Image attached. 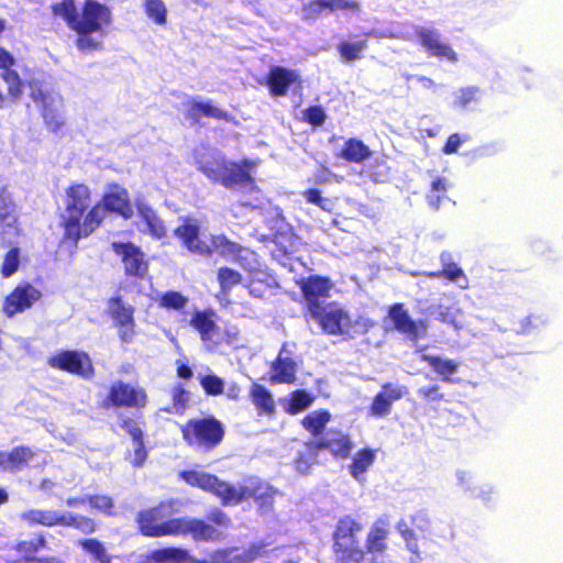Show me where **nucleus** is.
<instances>
[{
  "mask_svg": "<svg viewBox=\"0 0 563 563\" xmlns=\"http://www.w3.org/2000/svg\"><path fill=\"white\" fill-rule=\"evenodd\" d=\"M49 8L52 14L76 34L75 45L79 52L87 54L102 49V38L113 22L109 5L98 0H82L78 10L76 0H60Z\"/></svg>",
  "mask_w": 563,
  "mask_h": 563,
  "instance_id": "1",
  "label": "nucleus"
},
{
  "mask_svg": "<svg viewBox=\"0 0 563 563\" xmlns=\"http://www.w3.org/2000/svg\"><path fill=\"white\" fill-rule=\"evenodd\" d=\"M106 214L101 203H93L92 191L84 183H71L65 189L64 209L58 225L63 231L62 243L69 244L73 252L81 239L90 236L103 223Z\"/></svg>",
  "mask_w": 563,
  "mask_h": 563,
  "instance_id": "2",
  "label": "nucleus"
},
{
  "mask_svg": "<svg viewBox=\"0 0 563 563\" xmlns=\"http://www.w3.org/2000/svg\"><path fill=\"white\" fill-rule=\"evenodd\" d=\"M174 236L180 245L190 254L212 257L214 254L223 258H230L243 268H251L256 262V253L232 240L225 234H210L205 239L200 232V225L196 219L185 218L174 229Z\"/></svg>",
  "mask_w": 563,
  "mask_h": 563,
  "instance_id": "3",
  "label": "nucleus"
},
{
  "mask_svg": "<svg viewBox=\"0 0 563 563\" xmlns=\"http://www.w3.org/2000/svg\"><path fill=\"white\" fill-rule=\"evenodd\" d=\"M256 163L249 158L240 162L229 161L223 156H211L199 163L198 169L212 183H219L227 189L246 188L257 190L255 178L251 172Z\"/></svg>",
  "mask_w": 563,
  "mask_h": 563,
  "instance_id": "4",
  "label": "nucleus"
},
{
  "mask_svg": "<svg viewBox=\"0 0 563 563\" xmlns=\"http://www.w3.org/2000/svg\"><path fill=\"white\" fill-rule=\"evenodd\" d=\"M305 320L314 321L324 334L340 335L345 340L355 338L356 333L365 334L373 327L369 319L353 320L350 313L335 301H330L309 313Z\"/></svg>",
  "mask_w": 563,
  "mask_h": 563,
  "instance_id": "5",
  "label": "nucleus"
},
{
  "mask_svg": "<svg viewBox=\"0 0 563 563\" xmlns=\"http://www.w3.org/2000/svg\"><path fill=\"white\" fill-rule=\"evenodd\" d=\"M364 523L353 515L338 519L332 531V545L335 563H363L362 534Z\"/></svg>",
  "mask_w": 563,
  "mask_h": 563,
  "instance_id": "6",
  "label": "nucleus"
},
{
  "mask_svg": "<svg viewBox=\"0 0 563 563\" xmlns=\"http://www.w3.org/2000/svg\"><path fill=\"white\" fill-rule=\"evenodd\" d=\"M175 506V500L166 499L140 509L134 519L137 532L145 538L177 537L180 517H174Z\"/></svg>",
  "mask_w": 563,
  "mask_h": 563,
  "instance_id": "7",
  "label": "nucleus"
},
{
  "mask_svg": "<svg viewBox=\"0 0 563 563\" xmlns=\"http://www.w3.org/2000/svg\"><path fill=\"white\" fill-rule=\"evenodd\" d=\"M184 442L191 449L210 453L221 445L225 427L213 415L190 418L179 426Z\"/></svg>",
  "mask_w": 563,
  "mask_h": 563,
  "instance_id": "8",
  "label": "nucleus"
},
{
  "mask_svg": "<svg viewBox=\"0 0 563 563\" xmlns=\"http://www.w3.org/2000/svg\"><path fill=\"white\" fill-rule=\"evenodd\" d=\"M276 494L277 489L267 482L249 476L239 485L223 481L219 500L222 506H232L253 499L260 508H271Z\"/></svg>",
  "mask_w": 563,
  "mask_h": 563,
  "instance_id": "9",
  "label": "nucleus"
},
{
  "mask_svg": "<svg viewBox=\"0 0 563 563\" xmlns=\"http://www.w3.org/2000/svg\"><path fill=\"white\" fill-rule=\"evenodd\" d=\"M20 519L27 527L74 528L82 534H92L98 529L97 521L91 517L75 512H59L52 509L30 508L21 512Z\"/></svg>",
  "mask_w": 563,
  "mask_h": 563,
  "instance_id": "10",
  "label": "nucleus"
},
{
  "mask_svg": "<svg viewBox=\"0 0 563 563\" xmlns=\"http://www.w3.org/2000/svg\"><path fill=\"white\" fill-rule=\"evenodd\" d=\"M207 520L209 522L199 518L180 517L178 536H190L196 542H216L224 538L221 529L232 525L231 518L219 508L211 509Z\"/></svg>",
  "mask_w": 563,
  "mask_h": 563,
  "instance_id": "11",
  "label": "nucleus"
},
{
  "mask_svg": "<svg viewBox=\"0 0 563 563\" xmlns=\"http://www.w3.org/2000/svg\"><path fill=\"white\" fill-rule=\"evenodd\" d=\"M148 405V395L144 387L118 379L112 382L106 396L98 404L102 410L144 409Z\"/></svg>",
  "mask_w": 563,
  "mask_h": 563,
  "instance_id": "12",
  "label": "nucleus"
},
{
  "mask_svg": "<svg viewBox=\"0 0 563 563\" xmlns=\"http://www.w3.org/2000/svg\"><path fill=\"white\" fill-rule=\"evenodd\" d=\"M301 292L303 318L328 305L333 284L328 276L309 275L296 282Z\"/></svg>",
  "mask_w": 563,
  "mask_h": 563,
  "instance_id": "13",
  "label": "nucleus"
},
{
  "mask_svg": "<svg viewBox=\"0 0 563 563\" xmlns=\"http://www.w3.org/2000/svg\"><path fill=\"white\" fill-rule=\"evenodd\" d=\"M24 235L20 222L18 206L7 186L0 188V247L14 244Z\"/></svg>",
  "mask_w": 563,
  "mask_h": 563,
  "instance_id": "14",
  "label": "nucleus"
},
{
  "mask_svg": "<svg viewBox=\"0 0 563 563\" xmlns=\"http://www.w3.org/2000/svg\"><path fill=\"white\" fill-rule=\"evenodd\" d=\"M47 364L58 371L66 372L84 379L95 376V366L89 354L79 350H62L52 355Z\"/></svg>",
  "mask_w": 563,
  "mask_h": 563,
  "instance_id": "15",
  "label": "nucleus"
},
{
  "mask_svg": "<svg viewBox=\"0 0 563 563\" xmlns=\"http://www.w3.org/2000/svg\"><path fill=\"white\" fill-rule=\"evenodd\" d=\"M29 86L30 97L40 106L41 117L46 128L53 133H58L65 126V120L59 111L62 97L52 95L35 81L29 82Z\"/></svg>",
  "mask_w": 563,
  "mask_h": 563,
  "instance_id": "16",
  "label": "nucleus"
},
{
  "mask_svg": "<svg viewBox=\"0 0 563 563\" xmlns=\"http://www.w3.org/2000/svg\"><path fill=\"white\" fill-rule=\"evenodd\" d=\"M108 316L113 325L118 328V335L121 343L129 344L136 334V322L134 319L135 308L124 302L121 295H114L107 300Z\"/></svg>",
  "mask_w": 563,
  "mask_h": 563,
  "instance_id": "17",
  "label": "nucleus"
},
{
  "mask_svg": "<svg viewBox=\"0 0 563 563\" xmlns=\"http://www.w3.org/2000/svg\"><path fill=\"white\" fill-rule=\"evenodd\" d=\"M112 251L120 256L124 275L143 279L148 272V262L140 246L132 242H112Z\"/></svg>",
  "mask_w": 563,
  "mask_h": 563,
  "instance_id": "18",
  "label": "nucleus"
},
{
  "mask_svg": "<svg viewBox=\"0 0 563 563\" xmlns=\"http://www.w3.org/2000/svg\"><path fill=\"white\" fill-rule=\"evenodd\" d=\"M388 317L393 322V328L412 342H417L427 334V321L413 320L402 302L389 306Z\"/></svg>",
  "mask_w": 563,
  "mask_h": 563,
  "instance_id": "19",
  "label": "nucleus"
},
{
  "mask_svg": "<svg viewBox=\"0 0 563 563\" xmlns=\"http://www.w3.org/2000/svg\"><path fill=\"white\" fill-rule=\"evenodd\" d=\"M389 519L386 516L377 518L371 526L363 550V563H376V556L388 549Z\"/></svg>",
  "mask_w": 563,
  "mask_h": 563,
  "instance_id": "20",
  "label": "nucleus"
},
{
  "mask_svg": "<svg viewBox=\"0 0 563 563\" xmlns=\"http://www.w3.org/2000/svg\"><path fill=\"white\" fill-rule=\"evenodd\" d=\"M358 14L361 3L358 0H308L301 7V19L314 21L324 13Z\"/></svg>",
  "mask_w": 563,
  "mask_h": 563,
  "instance_id": "21",
  "label": "nucleus"
},
{
  "mask_svg": "<svg viewBox=\"0 0 563 563\" xmlns=\"http://www.w3.org/2000/svg\"><path fill=\"white\" fill-rule=\"evenodd\" d=\"M41 298V290L30 283H21L4 298L2 311L8 318H12L30 309Z\"/></svg>",
  "mask_w": 563,
  "mask_h": 563,
  "instance_id": "22",
  "label": "nucleus"
},
{
  "mask_svg": "<svg viewBox=\"0 0 563 563\" xmlns=\"http://www.w3.org/2000/svg\"><path fill=\"white\" fill-rule=\"evenodd\" d=\"M267 547L264 541L253 542L246 549L227 547L213 551L211 559L213 563H252L266 553Z\"/></svg>",
  "mask_w": 563,
  "mask_h": 563,
  "instance_id": "23",
  "label": "nucleus"
},
{
  "mask_svg": "<svg viewBox=\"0 0 563 563\" xmlns=\"http://www.w3.org/2000/svg\"><path fill=\"white\" fill-rule=\"evenodd\" d=\"M97 203H101L103 213H115L124 219H130L133 216L129 190L117 183L108 185L107 191Z\"/></svg>",
  "mask_w": 563,
  "mask_h": 563,
  "instance_id": "24",
  "label": "nucleus"
},
{
  "mask_svg": "<svg viewBox=\"0 0 563 563\" xmlns=\"http://www.w3.org/2000/svg\"><path fill=\"white\" fill-rule=\"evenodd\" d=\"M418 43L426 49L429 56L456 63L459 55L454 48L441 40L438 31L421 27L416 32Z\"/></svg>",
  "mask_w": 563,
  "mask_h": 563,
  "instance_id": "25",
  "label": "nucleus"
},
{
  "mask_svg": "<svg viewBox=\"0 0 563 563\" xmlns=\"http://www.w3.org/2000/svg\"><path fill=\"white\" fill-rule=\"evenodd\" d=\"M314 448L319 452L327 450L334 459L346 460L353 450V442L350 435L340 429H330L320 438L313 440Z\"/></svg>",
  "mask_w": 563,
  "mask_h": 563,
  "instance_id": "26",
  "label": "nucleus"
},
{
  "mask_svg": "<svg viewBox=\"0 0 563 563\" xmlns=\"http://www.w3.org/2000/svg\"><path fill=\"white\" fill-rule=\"evenodd\" d=\"M405 394V387L396 386L391 383L383 384L368 407L369 415L375 418L387 417L391 412L394 402L400 400Z\"/></svg>",
  "mask_w": 563,
  "mask_h": 563,
  "instance_id": "27",
  "label": "nucleus"
},
{
  "mask_svg": "<svg viewBox=\"0 0 563 563\" xmlns=\"http://www.w3.org/2000/svg\"><path fill=\"white\" fill-rule=\"evenodd\" d=\"M265 82L272 96L283 97L287 95L288 88L291 85H300L301 80L296 70L282 66H273L266 76Z\"/></svg>",
  "mask_w": 563,
  "mask_h": 563,
  "instance_id": "28",
  "label": "nucleus"
},
{
  "mask_svg": "<svg viewBox=\"0 0 563 563\" xmlns=\"http://www.w3.org/2000/svg\"><path fill=\"white\" fill-rule=\"evenodd\" d=\"M202 117L211 118L219 121L234 122V117L209 101H190L186 118L192 124H199Z\"/></svg>",
  "mask_w": 563,
  "mask_h": 563,
  "instance_id": "29",
  "label": "nucleus"
},
{
  "mask_svg": "<svg viewBox=\"0 0 563 563\" xmlns=\"http://www.w3.org/2000/svg\"><path fill=\"white\" fill-rule=\"evenodd\" d=\"M214 318L216 312L212 309L196 310L189 321L190 327L199 333L200 340L208 345L217 343L213 336L218 333L219 327Z\"/></svg>",
  "mask_w": 563,
  "mask_h": 563,
  "instance_id": "30",
  "label": "nucleus"
},
{
  "mask_svg": "<svg viewBox=\"0 0 563 563\" xmlns=\"http://www.w3.org/2000/svg\"><path fill=\"white\" fill-rule=\"evenodd\" d=\"M179 476L188 485L210 493L219 499L223 481L217 475L196 470H185L180 472Z\"/></svg>",
  "mask_w": 563,
  "mask_h": 563,
  "instance_id": "31",
  "label": "nucleus"
},
{
  "mask_svg": "<svg viewBox=\"0 0 563 563\" xmlns=\"http://www.w3.org/2000/svg\"><path fill=\"white\" fill-rule=\"evenodd\" d=\"M120 427L131 437L135 444L134 456L132 464L135 467H141L147 459V450L144 443V434L137 421L131 417L122 418Z\"/></svg>",
  "mask_w": 563,
  "mask_h": 563,
  "instance_id": "32",
  "label": "nucleus"
},
{
  "mask_svg": "<svg viewBox=\"0 0 563 563\" xmlns=\"http://www.w3.org/2000/svg\"><path fill=\"white\" fill-rule=\"evenodd\" d=\"M245 287L253 298L263 299L267 292L278 287L275 276L263 269L251 272Z\"/></svg>",
  "mask_w": 563,
  "mask_h": 563,
  "instance_id": "33",
  "label": "nucleus"
},
{
  "mask_svg": "<svg viewBox=\"0 0 563 563\" xmlns=\"http://www.w3.org/2000/svg\"><path fill=\"white\" fill-rule=\"evenodd\" d=\"M0 78L7 84V93L0 90V109H3L8 103L20 101L24 92V81L18 71L1 73Z\"/></svg>",
  "mask_w": 563,
  "mask_h": 563,
  "instance_id": "34",
  "label": "nucleus"
},
{
  "mask_svg": "<svg viewBox=\"0 0 563 563\" xmlns=\"http://www.w3.org/2000/svg\"><path fill=\"white\" fill-rule=\"evenodd\" d=\"M271 369L269 380L272 384H292L296 380V362L290 357H283L282 353L272 363Z\"/></svg>",
  "mask_w": 563,
  "mask_h": 563,
  "instance_id": "35",
  "label": "nucleus"
},
{
  "mask_svg": "<svg viewBox=\"0 0 563 563\" xmlns=\"http://www.w3.org/2000/svg\"><path fill=\"white\" fill-rule=\"evenodd\" d=\"M250 398L260 416H272L275 413L276 407L273 395L263 385L253 383L250 387Z\"/></svg>",
  "mask_w": 563,
  "mask_h": 563,
  "instance_id": "36",
  "label": "nucleus"
},
{
  "mask_svg": "<svg viewBox=\"0 0 563 563\" xmlns=\"http://www.w3.org/2000/svg\"><path fill=\"white\" fill-rule=\"evenodd\" d=\"M372 156L371 148L361 140L347 139L340 152V157L350 163L360 164Z\"/></svg>",
  "mask_w": 563,
  "mask_h": 563,
  "instance_id": "37",
  "label": "nucleus"
},
{
  "mask_svg": "<svg viewBox=\"0 0 563 563\" xmlns=\"http://www.w3.org/2000/svg\"><path fill=\"white\" fill-rule=\"evenodd\" d=\"M141 220L146 225L147 233L156 240L164 239L167 235V229L164 221L157 216L150 206L142 205L137 207Z\"/></svg>",
  "mask_w": 563,
  "mask_h": 563,
  "instance_id": "38",
  "label": "nucleus"
},
{
  "mask_svg": "<svg viewBox=\"0 0 563 563\" xmlns=\"http://www.w3.org/2000/svg\"><path fill=\"white\" fill-rule=\"evenodd\" d=\"M36 456V452L27 445L14 446L7 452L8 472L16 473L26 468Z\"/></svg>",
  "mask_w": 563,
  "mask_h": 563,
  "instance_id": "39",
  "label": "nucleus"
},
{
  "mask_svg": "<svg viewBox=\"0 0 563 563\" xmlns=\"http://www.w3.org/2000/svg\"><path fill=\"white\" fill-rule=\"evenodd\" d=\"M47 548V541L43 532H36L32 540H21L14 545V550L21 555V560L32 563L40 550Z\"/></svg>",
  "mask_w": 563,
  "mask_h": 563,
  "instance_id": "40",
  "label": "nucleus"
},
{
  "mask_svg": "<svg viewBox=\"0 0 563 563\" xmlns=\"http://www.w3.org/2000/svg\"><path fill=\"white\" fill-rule=\"evenodd\" d=\"M376 460V451L371 448L360 449L349 465V472L353 478L360 479Z\"/></svg>",
  "mask_w": 563,
  "mask_h": 563,
  "instance_id": "41",
  "label": "nucleus"
},
{
  "mask_svg": "<svg viewBox=\"0 0 563 563\" xmlns=\"http://www.w3.org/2000/svg\"><path fill=\"white\" fill-rule=\"evenodd\" d=\"M331 420V413L328 409H319L310 412L301 420V426L311 435L319 437L323 433L325 426Z\"/></svg>",
  "mask_w": 563,
  "mask_h": 563,
  "instance_id": "42",
  "label": "nucleus"
},
{
  "mask_svg": "<svg viewBox=\"0 0 563 563\" xmlns=\"http://www.w3.org/2000/svg\"><path fill=\"white\" fill-rule=\"evenodd\" d=\"M313 440L305 442V450L299 452L294 460L295 470L301 474L307 475L310 473L312 465L318 461L319 450L313 446Z\"/></svg>",
  "mask_w": 563,
  "mask_h": 563,
  "instance_id": "43",
  "label": "nucleus"
},
{
  "mask_svg": "<svg viewBox=\"0 0 563 563\" xmlns=\"http://www.w3.org/2000/svg\"><path fill=\"white\" fill-rule=\"evenodd\" d=\"M422 361L427 363L444 382H451V376L457 371L459 363L453 360L424 354Z\"/></svg>",
  "mask_w": 563,
  "mask_h": 563,
  "instance_id": "44",
  "label": "nucleus"
},
{
  "mask_svg": "<svg viewBox=\"0 0 563 563\" xmlns=\"http://www.w3.org/2000/svg\"><path fill=\"white\" fill-rule=\"evenodd\" d=\"M396 529L402 540L405 541L406 549L412 553L416 558H420V547H419V534L418 531L413 530L407 520L400 519Z\"/></svg>",
  "mask_w": 563,
  "mask_h": 563,
  "instance_id": "45",
  "label": "nucleus"
},
{
  "mask_svg": "<svg viewBox=\"0 0 563 563\" xmlns=\"http://www.w3.org/2000/svg\"><path fill=\"white\" fill-rule=\"evenodd\" d=\"M187 558V550L175 547L155 549L151 552V559L156 563L184 562Z\"/></svg>",
  "mask_w": 563,
  "mask_h": 563,
  "instance_id": "46",
  "label": "nucleus"
},
{
  "mask_svg": "<svg viewBox=\"0 0 563 563\" xmlns=\"http://www.w3.org/2000/svg\"><path fill=\"white\" fill-rule=\"evenodd\" d=\"M9 250L3 256V261L0 266V274L2 277L8 278L19 271L21 262V249L16 245L11 244L8 246Z\"/></svg>",
  "mask_w": 563,
  "mask_h": 563,
  "instance_id": "47",
  "label": "nucleus"
},
{
  "mask_svg": "<svg viewBox=\"0 0 563 563\" xmlns=\"http://www.w3.org/2000/svg\"><path fill=\"white\" fill-rule=\"evenodd\" d=\"M314 396L305 389H297L290 394L289 402L287 406V412L296 415L312 405Z\"/></svg>",
  "mask_w": 563,
  "mask_h": 563,
  "instance_id": "48",
  "label": "nucleus"
},
{
  "mask_svg": "<svg viewBox=\"0 0 563 563\" xmlns=\"http://www.w3.org/2000/svg\"><path fill=\"white\" fill-rule=\"evenodd\" d=\"M80 548L89 553L95 560L100 563H110L111 558L107 552L104 544L95 538L82 539L79 541Z\"/></svg>",
  "mask_w": 563,
  "mask_h": 563,
  "instance_id": "49",
  "label": "nucleus"
},
{
  "mask_svg": "<svg viewBox=\"0 0 563 563\" xmlns=\"http://www.w3.org/2000/svg\"><path fill=\"white\" fill-rule=\"evenodd\" d=\"M448 183L444 177H435L431 181L430 192L427 195L428 205L438 210L442 200L446 197Z\"/></svg>",
  "mask_w": 563,
  "mask_h": 563,
  "instance_id": "50",
  "label": "nucleus"
},
{
  "mask_svg": "<svg viewBox=\"0 0 563 563\" xmlns=\"http://www.w3.org/2000/svg\"><path fill=\"white\" fill-rule=\"evenodd\" d=\"M481 99V89L476 86H468L459 89L454 99V106L460 109H470Z\"/></svg>",
  "mask_w": 563,
  "mask_h": 563,
  "instance_id": "51",
  "label": "nucleus"
},
{
  "mask_svg": "<svg viewBox=\"0 0 563 563\" xmlns=\"http://www.w3.org/2000/svg\"><path fill=\"white\" fill-rule=\"evenodd\" d=\"M366 47V40H361L354 43L344 41L338 45V52L343 60L352 62L362 58V53Z\"/></svg>",
  "mask_w": 563,
  "mask_h": 563,
  "instance_id": "52",
  "label": "nucleus"
},
{
  "mask_svg": "<svg viewBox=\"0 0 563 563\" xmlns=\"http://www.w3.org/2000/svg\"><path fill=\"white\" fill-rule=\"evenodd\" d=\"M217 279L221 291L228 292L232 287L240 285L243 277L238 271L222 266L218 268Z\"/></svg>",
  "mask_w": 563,
  "mask_h": 563,
  "instance_id": "53",
  "label": "nucleus"
},
{
  "mask_svg": "<svg viewBox=\"0 0 563 563\" xmlns=\"http://www.w3.org/2000/svg\"><path fill=\"white\" fill-rule=\"evenodd\" d=\"M88 505L90 508L108 516H117L115 503L112 497L108 495H88Z\"/></svg>",
  "mask_w": 563,
  "mask_h": 563,
  "instance_id": "54",
  "label": "nucleus"
},
{
  "mask_svg": "<svg viewBox=\"0 0 563 563\" xmlns=\"http://www.w3.org/2000/svg\"><path fill=\"white\" fill-rule=\"evenodd\" d=\"M144 10L150 20L158 25L167 22V8L163 0H145Z\"/></svg>",
  "mask_w": 563,
  "mask_h": 563,
  "instance_id": "55",
  "label": "nucleus"
},
{
  "mask_svg": "<svg viewBox=\"0 0 563 563\" xmlns=\"http://www.w3.org/2000/svg\"><path fill=\"white\" fill-rule=\"evenodd\" d=\"M157 302L159 307L165 309L181 310L186 307L188 298L179 291L169 290L162 294Z\"/></svg>",
  "mask_w": 563,
  "mask_h": 563,
  "instance_id": "56",
  "label": "nucleus"
},
{
  "mask_svg": "<svg viewBox=\"0 0 563 563\" xmlns=\"http://www.w3.org/2000/svg\"><path fill=\"white\" fill-rule=\"evenodd\" d=\"M199 383L208 396H219L224 393V382L216 374L200 376Z\"/></svg>",
  "mask_w": 563,
  "mask_h": 563,
  "instance_id": "57",
  "label": "nucleus"
},
{
  "mask_svg": "<svg viewBox=\"0 0 563 563\" xmlns=\"http://www.w3.org/2000/svg\"><path fill=\"white\" fill-rule=\"evenodd\" d=\"M306 201L319 207L321 210L325 212H332L333 203L329 198H324L321 195V191L317 188H309L302 192Z\"/></svg>",
  "mask_w": 563,
  "mask_h": 563,
  "instance_id": "58",
  "label": "nucleus"
},
{
  "mask_svg": "<svg viewBox=\"0 0 563 563\" xmlns=\"http://www.w3.org/2000/svg\"><path fill=\"white\" fill-rule=\"evenodd\" d=\"M302 119L306 123L317 128L323 125L327 114L321 106H310L303 111Z\"/></svg>",
  "mask_w": 563,
  "mask_h": 563,
  "instance_id": "59",
  "label": "nucleus"
},
{
  "mask_svg": "<svg viewBox=\"0 0 563 563\" xmlns=\"http://www.w3.org/2000/svg\"><path fill=\"white\" fill-rule=\"evenodd\" d=\"M441 261L443 278H446L450 282H456L461 277L465 278L463 269L456 263L444 261V254L441 255Z\"/></svg>",
  "mask_w": 563,
  "mask_h": 563,
  "instance_id": "60",
  "label": "nucleus"
},
{
  "mask_svg": "<svg viewBox=\"0 0 563 563\" xmlns=\"http://www.w3.org/2000/svg\"><path fill=\"white\" fill-rule=\"evenodd\" d=\"M408 523L410 525V527L413 530L423 534L424 532H427L429 530L430 519L428 518L426 512L418 511L410 516V521Z\"/></svg>",
  "mask_w": 563,
  "mask_h": 563,
  "instance_id": "61",
  "label": "nucleus"
},
{
  "mask_svg": "<svg viewBox=\"0 0 563 563\" xmlns=\"http://www.w3.org/2000/svg\"><path fill=\"white\" fill-rule=\"evenodd\" d=\"M418 395L427 402H438L444 399L438 385L422 387L418 390Z\"/></svg>",
  "mask_w": 563,
  "mask_h": 563,
  "instance_id": "62",
  "label": "nucleus"
},
{
  "mask_svg": "<svg viewBox=\"0 0 563 563\" xmlns=\"http://www.w3.org/2000/svg\"><path fill=\"white\" fill-rule=\"evenodd\" d=\"M173 405L176 409H185L189 401V393L180 385L173 388Z\"/></svg>",
  "mask_w": 563,
  "mask_h": 563,
  "instance_id": "63",
  "label": "nucleus"
},
{
  "mask_svg": "<svg viewBox=\"0 0 563 563\" xmlns=\"http://www.w3.org/2000/svg\"><path fill=\"white\" fill-rule=\"evenodd\" d=\"M462 143H463V141H462L461 136L457 133H453V134L449 135V137L442 148V152L448 155L455 154L459 151Z\"/></svg>",
  "mask_w": 563,
  "mask_h": 563,
  "instance_id": "64",
  "label": "nucleus"
}]
</instances>
